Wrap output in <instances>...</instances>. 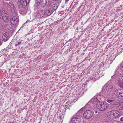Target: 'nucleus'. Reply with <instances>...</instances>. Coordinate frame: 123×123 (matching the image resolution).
I'll use <instances>...</instances> for the list:
<instances>
[{"mask_svg":"<svg viewBox=\"0 0 123 123\" xmlns=\"http://www.w3.org/2000/svg\"><path fill=\"white\" fill-rule=\"evenodd\" d=\"M113 87L110 86V85L107 84H105L103 87L102 90V92H105L106 93L108 96H109L111 91V90L113 89Z\"/></svg>","mask_w":123,"mask_h":123,"instance_id":"1","label":"nucleus"},{"mask_svg":"<svg viewBox=\"0 0 123 123\" xmlns=\"http://www.w3.org/2000/svg\"><path fill=\"white\" fill-rule=\"evenodd\" d=\"M96 106L98 109L100 111L105 110L107 108V105L103 103H101L99 102H97L96 104Z\"/></svg>","mask_w":123,"mask_h":123,"instance_id":"2","label":"nucleus"},{"mask_svg":"<svg viewBox=\"0 0 123 123\" xmlns=\"http://www.w3.org/2000/svg\"><path fill=\"white\" fill-rule=\"evenodd\" d=\"M44 10L39 11L37 12L35 18L36 19H40L44 16Z\"/></svg>","mask_w":123,"mask_h":123,"instance_id":"3","label":"nucleus"},{"mask_svg":"<svg viewBox=\"0 0 123 123\" xmlns=\"http://www.w3.org/2000/svg\"><path fill=\"white\" fill-rule=\"evenodd\" d=\"M47 7L48 9L45 12L44 11V14L47 16H49L53 13L54 9L50 6Z\"/></svg>","mask_w":123,"mask_h":123,"instance_id":"4","label":"nucleus"},{"mask_svg":"<svg viewBox=\"0 0 123 123\" xmlns=\"http://www.w3.org/2000/svg\"><path fill=\"white\" fill-rule=\"evenodd\" d=\"M92 115V111L89 110L86 111H85L83 114L84 117L86 119H88L91 118Z\"/></svg>","mask_w":123,"mask_h":123,"instance_id":"5","label":"nucleus"},{"mask_svg":"<svg viewBox=\"0 0 123 123\" xmlns=\"http://www.w3.org/2000/svg\"><path fill=\"white\" fill-rule=\"evenodd\" d=\"M114 93L118 97H123V89H118L114 92Z\"/></svg>","mask_w":123,"mask_h":123,"instance_id":"6","label":"nucleus"},{"mask_svg":"<svg viewBox=\"0 0 123 123\" xmlns=\"http://www.w3.org/2000/svg\"><path fill=\"white\" fill-rule=\"evenodd\" d=\"M51 4L49 0H42L41 5L43 7L47 6V7L50 6Z\"/></svg>","mask_w":123,"mask_h":123,"instance_id":"7","label":"nucleus"},{"mask_svg":"<svg viewBox=\"0 0 123 123\" xmlns=\"http://www.w3.org/2000/svg\"><path fill=\"white\" fill-rule=\"evenodd\" d=\"M80 117L74 116L71 119V122L73 123H80Z\"/></svg>","mask_w":123,"mask_h":123,"instance_id":"8","label":"nucleus"},{"mask_svg":"<svg viewBox=\"0 0 123 123\" xmlns=\"http://www.w3.org/2000/svg\"><path fill=\"white\" fill-rule=\"evenodd\" d=\"M10 22L12 24L15 25L18 24L19 22V20L17 17L13 16L10 19Z\"/></svg>","mask_w":123,"mask_h":123,"instance_id":"9","label":"nucleus"},{"mask_svg":"<svg viewBox=\"0 0 123 123\" xmlns=\"http://www.w3.org/2000/svg\"><path fill=\"white\" fill-rule=\"evenodd\" d=\"M117 79L118 80L119 83V85L121 87H122L123 86H121V84L122 81H123V75L119 73L117 74Z\"/></svg>","mask_w":123,"mask_h":123,"instance_id":"10","label":"nucleus"},{"mask_svg":"<svg viewBox=\"0 0 123 123\" xmlns=\"http://www.w3.org/2000/svg\"><path fill=\"white\" fill-rule=\"evenodd\" d=\"M7 6L11 9V10L12 12H15V8L14 6L13 3L12 2L7 4Z\"/></svg>","mask_w":123,"mask_h":123,"instance_id":"11","label":"nucleus"},{"mask_svg":"<svg viewBox=\"0 0 123 123\" xmlns=\"http://www.w3.org/2000/svg\"><path fill=\"white\" fill-rule=\"evenodd\" d=\"M25 7L19 6L18 9L20 11V12L21 14H24L27 12Z\"/></svg>","mask_w":123,"mask_h":123,"instance_id":"12","label":"nucleus"},{"mask_svg":"<svg viewBox=\"0 0 123 123\" xmlns=\"http://www.w3.org/2000/svg\"><path fill=\"white\" fill-rule=\"evenodd\" d=\"M10 37L8 33L6 32L3 34V39L4 41L6 42L8 40Z\"/></svg>","mask_w":123,"mask_h":123,"instance_id":"13","label":"nucleus"},{"mask_svg":"<svg viewBox=\"0 0 123 123\" xmlns=\"http://www.w3.org/2000/svg\"><path fill=\"white\" fill-rule=\"evenodd\" d=\"M18 1L20 2L19 6L26 7L28 4L26 0H18Z\"/></svg>","mask_w":123,"mask_h":123,"instance_id":"14","label":"nucleus"},{"mask_svg":"<svg viewBox=\"0 0 123 123\" xmlns=\"http://www.w3.org/2000/svg\"><path fill=\"white\" fill-rule=\"evenodd\" d=\"M114 113L112 111L108 112L107 114V116L109 118H115Z\"/></svg>","mask_w":123,"mask_h":123,"instance_id":"15","label":"nucleus"},{"mask_svg":"<svg viewBox=\"0 0 123 123\" xmlns=\"http://www.w3.org/2000/svg\"><path fill=\"white\" fill-rule=\"evenodd\" d=\"M1 14L2 18L4 17H8V15L6 13V12L5 11L3 10L2 11Z\"/></svg>","mask_w":123,"mask_h":123,"instance_id":"16","label":"nucleus"},{"mask_svg":"<svg viewBox=\"0 0 123 123\" xmlns=\"http://www.w3.org/2000/svg\"><path fill=\"white\" fill-rule=\"evenodd\" d=\"M114 113V116H115V118L118 117L120 115V113L119 112L115 110L113 112Z\"/></svg>","mask_w":123,"mask_h":123,"instance_id":"17","label":"nucleus"},{"mask_svg":"<svg viewBox=\"0 0 123 123\" xmlns=\"http://www.w3.org/2000/svg\"><path fill=\"white\" fill-rule=\"evenodd\" d=\"M3 21L5 23H7L9 21V18L8 17H4L2 18Z\"/></svg>","mask_w":123,"mask_h":123,"instance_id":"18","label":"nucleus"},{"mask_svg":"<svg viewBox=\"0 0 123 123\" xmlns=\"http://www.w3.org/2000/svg\"><path fill=\"white\" fill-rule=\"evenodd\" d=\"M117 68L118 70H121L122 71H123V64L118 66Z\"/></svg>","mask_w":123,"mask_h":123,"instance_id":"19","label":"nucleus"},{"mask_svg":"<svg viewBox=\"0 0 123 123\" xmlns=\"http://www.w3.org/2000/svg\"><path fill=\"white\" fill-rule=\"evenodd\" d=\"M21 41H22L21 40H18V41H17V43L15 44V46H16L21 44L22 43Z\"/></svg>","mask_w":123,"mask_h":123,"instance_id":"20","label":"nucleus"},{"mask_svg":"<svg viewBox=\"0 0 123 123\" xmlns=\"http://www.w3.org/2000/svg\"><path fill=\"white\" fill-rule=\"evenodd\" d=\"M36 4L38 5H39L40 4H41L40 0H35Z\"/></svg>","mask_w":123,"mask_h":123,"instance_id":"21","label":"nucleus"},{"mask_svg":"<svg viewBox=\"0 0 123 123\" xmlns=\"http://www.w3.org/2000/svg\"><path fill=\"white\" fill-rule=\"evenodd\" d=\"M53 0L56 1L58 4H60L61 2V0Z\"/></svg>","mask_w":123,"mask_h":123,"instance_id":"22","label":"nucleus"},{"mask_svg":"<svg viewBox=\"0 0 123 123\" xmlns=\"http://www.w3.org/2000/svg\"><path fill=\"white\" fill-rule=\"evenodd\" d=\"M34 9L35 11H37L38 10V8L37 6H34Z\"/></svg>","mask_w":123,"mask_h":123,"instance_id":"23","label":"nucleus"},{"mask_svg":"<svg viewBox=\"0 0 123 123\" xmlns=\"http://www.w3.org/2000/svg\"><path fill=\"white\" fill-rule=\"evenodd\" d=\"M111 77L112 79L114 78L115 79H117V77H116L115 75H113L112 76H111Z\"/></svg>","mask_w":123,"mask_h":123,"instance_id":"24","label":"nucleus"},{"mask_svg":"<svg viewBox=\"0 0 123 123\" xmlns=\"http://www.w3.org/2000/svg\"><path fill=\"white\" fill-rule=\"evenodd\" d=\"M65 107H66V109H70L69 108V107H68V106L67 105H65Z\"/></svg>","mask_w":123,"mask_h":123,"instance_id":"25","label":"nucleus"},{"mask_svg":"<svg viewBox=\"0 0 123 123\" xmlns=\"http://www.w3.org/2000/svg\"><path fill=\"white\" fill-rule=\"evenodd\" d=\"M121 86H123V81H122L121 84ZM123 87H122L123 88Z\"/></svg>","mask_w":123,"mask_h":123,"instance_id":"26","label":"nucleus"},{"mask_svg":"<svg viewBox=\"0 0 123 123\" xmlns=\"http://www.w3.org/2000/svg\"><path fill=\"white\" fill-rule=\"evenodd\" d=\"M107 102H108L109 103L111 102V100H109V99L107 100Z\"/></svg>","mask_w":123,"mask_h":123,"instance_id":"27","label":"nucleus"},{"mask_svg":"<svg viewBox=\"0 0 123 123\" xmlns=\"http://www.w3.org/2000/svg\"><path fill=\"white\" fill-rule=\"evenodd\" d=\"M87 105V104H86L84 106V107H83V108H84V109H85V108H86V105Z\"/></svg>","mask_w":123,"mask_h":123,"instance_id":"28","label":"nucleus"},{"mask_svg":"<svg viewBox=\"0 0 123 123\" xmlns=\"http://www.w3.org/2000/svg\"><path fill=\"white\" fill-rule=\"evenodd\" d=\"M120 120L122 121H123V117H121L120 119Z\"/></svg>","mask_w":123,"mask_h":123,"instance_id":"29","label":"nucleus"},{"mask_svg":"<svg viewBox=\"0 0 123 123\" xmlns=\"http://www.w3.org/2000/svg\"><path fill=\"white\" fill-rule=\"evenodd\" d=\"M26 0V1H27V3L28 4L30 0Z\"/></svg>","mask_w":123,"mask_h":123,"instance_id":"30","label":"nucleus"},{"mask_svg":"<svg viewBox=\"0 0 123 123\" xmlns=\"http://www.w3.org/2000/svg\"><path fill=\"white\" fill-rule=\"evenodd\" d=\"M115 101L114 99H112L111 100V102H113L114 101Z\"/></svg>","mask_w":123,"mask_h":123,"instance_id":"31","label":"nucleus"},{"mask_svg":"<svg viewBox=\"0 0 123 123\" xmlns=\"http://www.w3.org/2000/svg\"><path fill=\"white\" fill-rule=\"evenodd\" d=\"M113 123H119L117 121H115L114 122H113Z\"/></svg>","mask_w":123,"mask_h":123,"instance_id":"32","label":"nucleus"},{"mask_svg":"<svg viewBox=\"0 0 123 123\" xmlns=\"http://www.w3.org/2000/svg\"><path fill=\"white\" fill-rule=\"evenodd\" d=\"M69 0H65V2H68V1Z\"/></svg>","mask_w":123,"mask_h":123,"instance_id":"33","label":"nucleus"},{"mask_svg":"<svg viewBox=\"0 0 123 123\" xmlns=\"http://www.w3.org/2000/svg\"><path fill=\"white\" fill-rule=\"evenodd\" d=\"M0 25H3L2 24V22H1L0 23Z\"/></svg>","mask_w":123,"mask_h":123,"instance_id":"34","label":"nucleus"},{"mask_svg":"<svg viewBox=\"0 0 123 123\" xmlns=\"http://www.w3.org/2000/svg\"><path fill=\"white\" fill-rule=\"evenodd\" d=\"M97 111H95V113H97Z\"/></svg>","mask_w":123,"mask_h":123,"instance_id":"35","label":"nucleus"},{"mask_svg":"<svg viewBox=\"0 0 123 123\" xmlns=\"http://www.w3.org/2000/svg\"><path fill=\"white\" fill-rule=\"evenodd\" d=\"M71 123L70 122V123Z\"/></svg>","mask_w":123,"mask_h":123,"instance_id":"36","label":"nucleus"}]
</instances>
